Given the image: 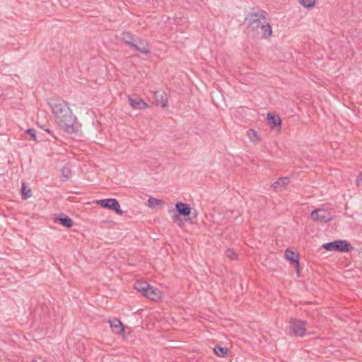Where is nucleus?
<instances>
[{
  "label": "nucleus",
  "mask_w": 362,
  "mask_h": 362,
  "mask_svg": "<svg viewBox=\"0 0 362 362\" xmlns=\"http://www.w3.org/2000/svg\"><path fill=\"white\" fill-rule=\"evenodd\" d=\"M49 105L58 125L68 134L77 133L81 125L72 113L68 103L60 98H50Z\"/></svg>",
  "instance_id": "obj_1"
},
{
  "label": "nucleus",
  "mask_w": 362,
  "mask_h": 362,
  "mask_svg": "<svg viewBox=\"0 0 362 362\" xmlns=\"http://www.w3.org/2000/svg\"><path fill=\"white\" fill-rule=\"evenodd\" d=\"M245 20L248 22V28L255 35H260L262 38H269L272 36V26L267 18L265 11L251 12L245 18Z\"/></svg>",
  "instance_id": "obj_2"
},
{
  "label": "nucleus",
  "mask_w": 362,
  "mask_h": 362,
  "mask_svg": "<svg viewBox=\"0 0 362 362\" xmlns=\"http://www.w3.org/2000/svg\"><path fill=\"white\" fill-rule=\"evenodd\" d=\"M327 251L347 252L353 249V246L345 240H337L325 243L322 245Z\"/></svg>",
  "instance_id": "obj_3"
},
{
  "label": "nucleus",
  "mask_w": 362,
  "mask_h": 362,
  "mask_svg": "<svg viewBox=\"0 0 362 362\" xmlns=\"http://www.w3.org/2000/svg\"><path fill=\"white\" fill-rule=\"evenodd\" d=\"M307 322L291 317L289 320L290 333L296 337H303L305 334Z\"/></svg>",
  "instance_id": "obj_4"
},
{
  "label": "nucleus",
  "mask_w": 362,
  "mask_h": 362,
  "mask_svg": "<svg viewBox=\"0 0 362 362\" xmlns=\"http://www.w3.org/2000/svg\"><path fill=\"white\" fill-rule=\"evenodd\" d=\"M97 204L103 208L111 209L117 214H123V211L120 209L119 202L115 198L103 199L97 201Z\"/></svg>",
  "instance_id": "obj_5"
},
{
  "label": "nucleus",
  "mask_w": 362,
  "mask_h": 362,
  "mask_svg": "<svg viewBox=\"0 0 362 362\" xmlns=\"http://www.w3.org/2000/svg\"><path fill=\"white\" fill-rule=\"evenodd\" d=\"M310 216L313 221L321 223H328L332 220L331 214L324 209H317L313 211Z\"/></svg>",
  "instance_id": "obj_6"
},
{
  "label": "nucleus",
  "mask_w": 362,
  "mask_h": 362,
  "mask_svg": "<svg viewBox=\"0 0 362 362\" xmlns=\"http://www.w3.org/2000/svg\"><path fill=\"white\" fill-rule=\"evenodd\" d=\"M153 99L155 100V104L157 106H160L162 107H165L168 106V96L165 91L163 90H156L153 92Z\"/></svg>",
  "instance_id": "obj_7"
},
{
  "label": "nucleus",
  "mask_w": 362,
  "mask_h": 362,
  "mask_svg": "<svg viewBox=\"0 0 362 362\" xmlns=\"http://www.w3.org/2000/svg\"><path fill=\"white\" fill-rule=\"evenodd\" d=\"M136 47H132V49H135L144 54H148L151 52L148 42L142 38L136 39Z\"/></svg>",
  "instance_id": "obj_8"
},
{
  "label": "nucleus",
  "mask_w": 362,
  "mask_h": 362,
  "mask_svg": "<svg viewBox=\"0 0 362 362\" xmlns=\"http://www.w3.org/2000/svg\"><path fill=\"white\" fill-rule=\"evenodd\" d=\"M191 207L186 203L178 202L175 204V211L177 216H188L191 214Z\"/></svg>",
  "instance_id": "obj_9"
},
{
  "label": "nucleus",
  "mask_w": 362,
  "mask_h": 362,
  "mask_svg": "<svg viewBox=\"0 0 362 362\" xmlns=\"http://www.w3.org/2000/svg\"><path fill=\"white\" fill-rule=\"evenodd\" d=\"M54 221L55 223H59L63 226L67 228L72 227V226L74 225L73 220L69 216L64 214H59L57 215L54 218Z\"/></svg>",
  "instance_id": "obj_10"
},
{
  "label": "nucleus",
  "mask_w": 362,
  "mask_h": 362,
  "mask_svg": "<svg viewBox=\"0 0 362 362\" xmlns=\"http://www.w3.org/2000/svg\"><path fill=\"white\" fill-rule=\"evenodd\" d=\"M129 103L134 109L144 110L148 107V104L139 97H129Z\"/></svg>",
  "instance_id": "obj_11"
},
{
  "label": "nucleus",
  "mask_w": 362,
  "mask_h": 362,
  "mask_svg": "<svg viewBox=\"0 0 362 362\" xmlns=\"http://www.w3.org/2000/svg\"><path fill=\"white\" fill-rule=\"evenodd\" d=\"M144 296L151 300L156 301L161 298V292L158 288L149 285Z\"/></svg>",
  "instance_id": "obj_12"
},
{
  "label": "nucleus",
  "mask_w": 362,
  "mask_h": 362,
  "mask_svg": "<svg viewBox=\"0 0 362 362\" xmlns=\"http://www.w3.org/2000/svg\"><path fill=\"white\" fill-rule=\"evenodd\" d=\"M112 331L115 334H122L124 332V326L117 318L110 319L108 320Z\"/></svg>",
  "instance_id": "obj_13"
},
{
  "label": "nucleus",
  "mask_w": 362,
  "mask_h": 362,
  "mask_svg": "<svg viewBox=\"0 0 362 362\" xmlns=\"http://www.w3.org/2000/svg\"><path fill=\"white\" fill-rule=\"evenodd\" d=\"M267 119L269 124H271L272 127H278L279 129H281V119L278 115L269 112L267 114Z\"/></svg>",
  "instance_id": "obj_14"
},
{
  "label": "nucleus",
  "mask_w": 362,
  "mask_h": 362,
  "mask_svg": "<svg viewBox=\"0 0 362 362\" xmlns=\"http://www.w3.org/2000/svg\"><path fill=\"white\" fill-rule=\"evenodd\" d=\"M285 257L287 260L290 262L292 264H296V266L298 265V260H299V255L297 252H295L294 251L286 249L285 251Z\"/></svg>",
  "instance_id": "obj_15"
},
{
  "label": "nucleus",
  "mask_w": 362,
  "mask_h": 362,
  "mask_svg": "<svg viewBox=\"0 0 362 362\" xmlns=\"http://www.w3.org/2000/svg\"><path fill=\"white\" fill-rule=\"evenodd\" d=\"M122 38L131 49H132V47H136V39L134 38V35L130 32H123L122 33Z\"/></svg>",
  "instance_id": "obj_16"
},
{
  "label": "nucleus",
  "mask_w": 362,
  "mask_h": 362,
  "mask_svg": "<svg viewBox=\"0 0 362 362\" xmlns=\"http://www.w3.org/2000/svg\"><path fill=\"white\" fill-rule=\"evenodd\" d=\"M214 352L217 356L225 358L228 356V349L227 347H222L219 345H216L214 348Z\"/></svg>",
  "instance_id": "obj_17"
},
{
  "label": "nucleus",
  "mask_w": 362,
  "mask_h": 362,
  "mask_svg": "<svg viewBox=\"0 0 362 362\" xmlns=\"http://www.w3.org/2000/svg\"><path fill=\"white\" fill-rule=\"evenodd\" d=\"M247 135L250 139V141L254 144H257L260 141V138L257 132L253 129H250L247 132Z\"/></svg>",
  "instance_id": "obj_18"
},
{
  "label": "nucleus",
  "mask_w": 362,
  "mask_h": 362,
  "mask_svg": "<svg viewBox=\"0 0 362 362\" xmlns=\"http://www.w3.org/2000/svg\"><path fill=\"white\" fill-rule=\"evenodd\" d=\"M289 183V179L287 177H280L278 180L274 182L272 184V187L274 189H277L278 187H285Z\"/></svg>",
  "instance_id": "obj_19"
},
{
  "label": "nucleus",
  "mask_w": 362,
  "mask_h": 362,
  "mask_svg": "<svg viewBox=\"0 0 362 362\" xmlns=\"http://www.w3.org/2000/svg\"><path fill=\"white\" fill-rule=\"evenodd\" d=\"M62 181H65L71 177V170L69 166L67 165H64L62 168Z\"/></svg>",
  "instance_id": "obj_20"
},
{
  "label": "nucleus",
  "mask_w": 362,
  "mask_h": 362,
  "mask_svg": "<svg viewBox=\"0 0 362 362\" xmlns=\"http://www.w3.org/2000/svg\"><path fill=\"white\" fill-rule=\"evenodd\" d=\"M148 286L149 284L146 282H137L135 284L134 287L138 291H140L144 296Z\"/></svg>",
  "instance_id": "obj_21"
},
{
  "label": "nucleus",
  "mask_w": 362,
  "mask_h": 362,
  "mask_svg": "<svg viewBox=\"0 0 362 362\" xmlns=\"http://www.w3.org/2000/svg\"><path fill=\"white\" fill-rule=\"evenodd\" d=\"M164 202L162 199L154 198V197H150L148 199V207L151 209H154L158 205L163 204Z\"/></svg>",
  "instance_id": "obj_22"
},
{
  "label": "nucleus",
  "mask_w": 362,
  "mask_h": 362,
  "mask_svg": "<svg viewBox=\"0 0 362 362\" xmlns=\"http://www.w3.org/2000/svg\"><path fill=\"white\" fill-rule=\"evenodd\" d=\"M21 193H22V199H27L28 198L31 197V191L30 189L26 190V187L25 186V184L23 183L21 185Z\"/></svg>",
  "instance_id": "obj_23"
},
{
  "label": "nucleus",
  "mask_w": 362,
  "mask_h": 362,
  "mask_svg": "<svg viewBox=\"0 0 362 362\" xmlns=\"http://www.w3.org/2000/svg\"><path fill=\"white\" fill-rule=\"evenodd\" d=\"M226 256L231 260L235 259L238 257L236 252L233 249L228 248L225 252Z\"/></svg>",
  "instance_id": "obj_24"
},
{
  "label": "nucleus",
  "mask_w": 362,
  "mask_h": 362,
  "mask_svg": "<svg viewBox=\"0 0 362 362\" xmlns=\"http://www.w3.org/2000/svg\"><path fill=\"white\" fill-rule=\"evenodd\" d=\"M316 0H300V4L305 8H312L314 6Z\"/></svg>",
  "instance_id": "obj_25"
},
{
  "label": "nucleus",
  "mask_w": 362,
  "mask_h": 362,
  "mask_svg": "<svg viewBox=\"0 0 362 362\" xmlns=\"http://www.w3.org/2000/svg\"><path fill=\"white\" fill-rule=\"evenodd\" d=\"M25 134L29 135L32 140L36 141V132L34 129H28L25 131Z\"/></svg>",
  "instance_id": "obj_26"
},
{
  "label": "nucleus",
  "mask_w": 362,
  "mask_h": 362,
  "mask_svg": "<svg viewBox=\"0 0 362 362\" xmlns=\"http://www.w3.org/2000/svg\"><path fill=\"white\" fill-rule=\"evenodd\" d=\"M296 269V272L298 273L299 272V267H300V262H298V265L296 266V264H293Z\"/></svg>",
  "instance_id": "obj_27"
},
{
  "label": "nucleus",
  "mask_w": 362,
  "mask_h": 362,
  "mask_svg": "<svg viewBox=\"0 0 362 362\" xmlns=\"http://www.w3.org/2000/svg\"><path fill=\"white\" fill-rule=\"evenodd\" d=\"M45 132H47V133H49V134H51V131H50V129H45Z\"/></svg>",
  "instance_id": "obj_28"
},
{
  "label": "nucleus",
  "mask_w": 362,
  "mask_h": 362,
  "mask_svg": "<svg viewBox=\"0 0 362 362\" xmlns=\"http://www.w3.org/2000/svg\"><path fill=\"white\" fill-rule=\"evenodd\" d=\"M31 362H37V361L35 360H32Z\"/></svg>",
  "instance_id": "obj_29"
}]
</instances>
